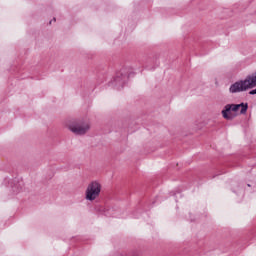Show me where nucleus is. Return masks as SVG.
<instances>
[{
  "label": "nucleus",
  "mask_w": 256,
  "mask_h": 256,
  "mask_svg": "<svg viewBox=\"0 0 256 256\" xmlns=\"http://www.w3.org/2000/svg\"><path fill=\"white\" fill-rule=\"evenodd\" d=\"M253 87H256V72L246 76L244 80L236 81L230 85L229 93H243V91L253 89Z\"/></svg>",
  "instance_id": "obj_1"
},
{
  "label": "nucleus",
  "mask_w": 256,
  "mask_h": 256,
  "mask_svg": "<svg viewBox=\"0 0 256 256\" xmlns=\"http://www.w3.org/2000/svg\"><path fill=\"white\" fill-rule=\"evenodd\" d=\"M240 109V115H247V109H249V104L242 102L240 104H227L224 106L222 110V117L226 119V121H233L234 117L233 113H237Z\"/></svg>",
  "instance_id": "obj_2"
},
{
  "label": "nucleus",
  "mask_w": 256,
  "mask_h": 256,
  "mask_svg": "<svg viewBox=\"0 0 256 256\" xmlns=\"http://www.w3.org/2000/svg\"><path fill=\"white\" fill-rule=\"evenodd\" d=\"M102 188L103 186L98 180L91 181L85 191L86 201H95V199L101 195Z\"/></svg>",
  "instance_id": "obj_3"
},
{
  "label": "nucleus",
  "mask_w": 256,
  "mask_h": 256,
  "mask_svg": "<svg viewBox=\"0 0 256 256\" xmlns=\"http://www.w3.org/2000/svg\"><path fill=\"white\" fill-rule=\"evenodd\" d=\"M68 129L74 133V135H85V133L91 129V126L88 122L74 121L68 125Z\"/></svg>",
  "instance_id": "obj_4"
},
{
  "label": "nucleus",
  "mask_w": 256,
  "mask_h": 256,
  "mask_svg": "<svg viewBox=\"0 0 256 256\" xmlns=\"http://www.w3.org/2000/svg\"><path fill=\"white\" fill-rule=\"evenodd\" d=\"M129 79V75L127 73L126 69H122L120 73L116 75L114 78L113 84L117 89H122V87L127 83V80Z\"/></svg>",
  "instance_id": "obj_5"
},
{
  "label": "nucleus",
  "mask_w": 256,
  "mask_h": 256,
  "mask_svg": "<svg viewBox=\"0 0 256 256\" xmlns=\"http://www.w3.org/2000/svg\"><path fill=\"white\" fill-rule=\"evenodd\" d=\"M249 95H256V88L249 92Z\"/></svg>",
  "instance_id": "obj_6"
},
{
  "label": "nucleus",
  "mask_w": 256,
  "mask_h": 256,
  "mask_svg": "<svg viewBox=\"0 0 256 256\" xmlns=\"http://www.w3.org/2000/svg\"><path fill=\"white\" fill-rule=\"evenodd\" d=\"M51 23H53V21H50L49 24L51 25Z\"/></svg>",
  "instance_id": "obj_7"
}]
</instances>
